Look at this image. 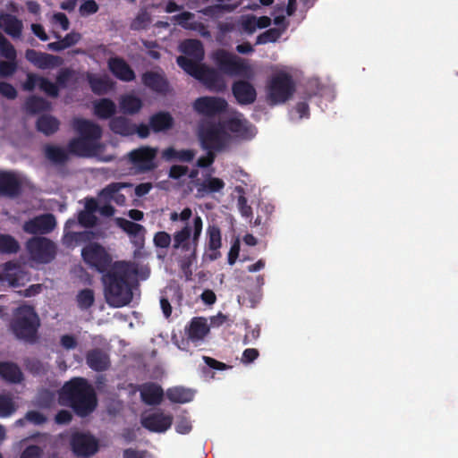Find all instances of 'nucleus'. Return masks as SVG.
Returning a JSON list of instances; mask_svg holds the SVG:
<instances>
[{"label": "nucleus", "mask_w": 458, "mask_h": 458, "mask_svg": "<svg viewBox=\"0 0 458 458\" xmlns=\"http://www.w3.org/2000/svg\"><path fill=\"white\" fill-rule=\"evenodd\" d=\"M131 271L128 263L116 261L102 274L105 297L107 303L120 308L129 304L132 299L130 284Z\"/></svg>", "instance_id": "nucleus-1"}, {"label": "nucleus", "mask_w": 458, "mask_h": 458, "mask_svg": "<svg viewBox=\"0 0 458 458\" xmlns=\"http://www.w3.org/2000/svg\"><path fill=\"white\" fill-rule=\"evenodd\" d=\"M60 397L80 417L89 415L98 405L93 386L83 377H75L65 383Z\"/></svg>", "instance_id": "nucleus-2"}, {"label": "nucleus", "mask_w": 458, "mask_h": 458, "mask_svg": "<svg viewBox=\"0 0 458 458\" xmlns=\"http://www.w3.org/2000/svg\"><path fill=\"white\" fill-rule=\"evenodd\" d=\"M40 319L35 308L31 305L22 304L17 307L13 313L9 327L13 335L28 344H35L38 339Z\"/></svg>", "instance_id": "nucleus-3"}, {"label": "nucleus", "mask_w": 458, "mask_h": 458, "mask_svg": "<svg viewBox=\"0 0 458 458\" xmlns=\"http://www.w3.org/2000/svg\"><path fill=\"white\" fill-rule=\"evenodd\" d=\"M203 229V220L200 216L193 217L192 225H184L173 235V249L184 253V266H191L197 259V249Z\"/></svg>", "instance_id": "nucleus-4"}, {"label": "nucleus", "mask_w": 458, "mask_h": 458, "mask_svg": "<svg viewBox=\"0 0 458 458\" xmlns=\"http://www.w3.org/2000/svg\"><path fill=\"white\" fill-rule=\"evenodd\" d=\"M200 145L205 150L224 151L231 143L232 136L225 131L222 122H208L198 130Z\"/></svg>", "instance_id": "nucleus-5"}, {"label": "nucleus", "mask_w": 458, "mask_h": 458, "mask_svg": "<svg viewBox=\"0 0 458 458\" xmlns=\"http://www.w3.org/2000/svg\"><path fill=\"white\" fill-rule=\"evenodd\" d=\"M296 90L293 76L285 72L275 73L267 86V100L270 106L284 104Z\"/></svg>", "instance_id": "nucleus-6"}, {"label": "nucleus", "mask_w": 458, "mask_h": 458, "mask_svg": "<svg viewBox=\"0 0 458 458\" xmlns=\"http://www.w3.org/2000/svg\"><path fill=\"white\" fill-rule=\"evenodd\" d=\"M212 59L218 70L232 77L250 79L253 76L251 67L246 61L225 49H217L212 55Z\"/></svg>", "instance_id": "nucleus-7"}, {"label": "nucleus", "mask_w": 458, "mask_h": 458, "mask_svg": "<svg viewBox=\"0 0 458 458\" xmlns=\"http://www.w3.org/2000/svg\"><path fill=\"white\" fill-rule=\"evenodd\" d=\"M26 250L31 260L39 264H48L56 256V245L48 238L35 236L26 242Z\"/></svg>", "instance_id": "nucleus-8"}, {"label": "nucleus", "mask_w": 458, "mask_h": 458, "mask_svg": "<svg viewBox=\"0 0 458 458\" xmlns=\"http://www.w3.org/2000/svg\"><path fill=\"white\" fill-rule=\"evenodd\" d=\"M157 148L149 146H141L128 153L129 163L137 174H146L154 171L157 167Z\"/></svg>", "instance_id": "nucleus-9"}, {"label": "nucleus", "mask_w": 458, "mask_h": 458, "mask_svg": "<svg viewBox=\"0 0 458 458\" xmlns=\"http://www.w3.org/2000/svg\"><path fill=\"white\" fill-rule=\"evenodd\" d=\"M84 262L103 274L112 267V257L103 246L97 242L86 245L81 250Z\"/></svg>", "instance_id": "nucleus-10"}, {"label": "nucleus", "mask_w": 458, "mask_h": 458, "mask_svg": "<svg viewBox=\"0 0 458 458\" xmlns=\"http://www.w3.org/2000/svg\"><path fill=\"white\" fill-rule=\"evenodd\" d=\"M192 106L194 111L199 115L215 117L226 111L228 103L220 97L204 96L196 98Z\"/></svg>", "instance_id": "nucleus-11"}, {"label": "nucleus", "mask_w": 458, "mask_h": 458, "mask_svg": "<svg viewBox=\"0 0 458 458\" xmlns=\"http://www.w3.org/2000/svg\"><path fill=\"white\" fill-rule=\"evenodd\" d=\"M70 445L74 454L81 457H89L98 450V440L89 433H72Z\"/></svg>", "instance_id": "nucleus-12"}, {"label": "nucleus", "mask_w": 458, "mask_h": 458, "mask_svg": "<svg viewBox=\"0 0 458 458\" xmlns=\"http://www.w3.org/2000/svg\"><path fill=\"white\" fill-rule=\"evenodd\" d=\"M222 123L225 131L235 139L249 140L256 134L254 126L247 119L243 118L242 114L231 117Z\"/></svg>", "instance_id": "nucleus-13"}, {"label": "nucleus", "mask_w": 458, "mask_h": 458, "mask_svg": "<svg viewBox=\"0 0 458 458\" xmlns=\"http://www.w3.org/2000/svg\"><path fill=\"white\" fill-rule=\"evenodd\" d=\"M55 226L56 221L55 216L47 213L26 221L22 229L25 233L30 234H47L51 233Z\"/></svg>", "instance_id": "nucleus-14"}, {"label": "nucleus", "mask_w": 458, "mask_h": 458, "mask_svg": "<svg viewBox=\"0 0 458 458\" xmlns=\"http://www.w3.org/2000/svg\"><path fill=\"white\" fill-rule=\"evenodd\" d=\"M142 427L150 432L164 433L173 423V416L157 411L141 418Z\"/></svg>", "instance_id": "nucleus-15"}, {"label": "nucleus", "mask_w": 458, "mask_h": 458, "mask_svg": "<svg viewBox=\"0 0 458 458\" xmlns=\"http://www.w3.org/2000/svg\"><path fill=\"white\" fill-rule=\"evenodd\" d=\"M22 191V183L13 171H0V196L10 199L18 197Z\"/></svg>", "instance_id": "nucleus-16"}, {"label": "nucleus", "mask_w": 458, "mask_h": 458, "mask_svg": "<svg viewBox=\"0 0 458 458\" xmlns=\"http://www.w3.org/2000/svg\"><path fill=\"white\" fill-rule=\"evenodd\" d=\"M25 58L33 65L42 70L58 67L64 63L63 58L60 56L36 51L34 49H27Z\"/></svg>", "instance_id": "nucleus-17"}, {"label": "nucleus", "mask_w": 458, "mask_h": 458, "mask_svg": "<svg viewBox=\"0 0 458 458\" xmlns=\"http://www.w3.org/2000/svg\"><path fill=\"white\" fill-rule=\"evenodd\" d=\"M232 93L241 106L253 104L257 99V91L248 81H235L232 85Z\"/></svg>", "instance_id": "nucleus-18"}, {"label": "nucleus", "mask_w": 458, "mask_h": 458, "mask_svg": "<svg viewBox=\"0 0 458 458\" xmlns=\"http://www.w3.org/2000/svg\"><path fill=\"white\" fill-rule=\"evenodd\" d=\"M72 126L80 136L89 140H93L96 143L102 137L101 127L90 120L84 118H74L72 120Z\"/></svg>", "instance_id": "nucleus-19"}, {"label": "nucleus", "mask_w": 458, "mask_h": 458, "mask_svg": "<svg viewBox=\"0 0 458 458\" xmlns=\"http://www.w3.org/2000/svg\"><path fill=\"white\" fill-rule=\"evenodd\" d=\"M198 81L206 86L210 91L223 92L226 89V83L223 75L215 68L205 65Z\"/></svg>", "instance_id": "nucleus-20"}, {"label": "nucleus", "mask_w": 458, "mask_h": 458, "mask_svg": "<svg viewBox=\"0 0 458 458\" xmlns=\"http://www.w3.org/2000/svg\"><path fill=\"white\" fill-rule=\"evenodd\" d=\"M107 66L112 74L122 81L129 82L135 80L134 71L122 57H110L107 61Z\"/></svg>", "instance_id": "nucleus-21"}, {"label": "nucleus", "mask_w": 458, "mask_h": 458, "mask_svg": "<svg viewBox=\"0 0 458 458\" xmlns=\"http://www.w3.org/2000/svg\"><path fill=\"white\" fill-rule=\"evenodd\" d=\"M141 401L147 405H157L164 397L163 388L153 382H147L138 386Z\"/></svg>", "instance_id": "nucleus-22"}, {"label": "nucleus", "mask_w": 458, "mask_h": 458, "mask_svg": "<svg viewBox=\"0 0 458 458\" xmlns=\"http://www.w3.org/2000/svg\"><path fill=\"white\" fill-rule=\"evenodd\" d=\"M67 148L72 155L82 157H91L97 150V143L79 136L68 142Z\"/></svg>", "instance_id": "nucleus-23"}, {"label": "nucleus", "mask_w": 458, "mask_h": 458, "mask_svg": "<svg viewBox=\"0 0 458 458\" xmlns=\"http://www.w3.org/2000/svg\"><path fill=\"white\" fill-rule=\"evenodd\" d=\"M87 365L93 370L101 372L110 367L109 355L99 348L89 350L86 354Z\"/></svg>", "instance_id": "nucleus-24"}, {"label": "nucleus", "mask_w": 458, "mask_h": 458, "mask_svg": "<svg viewBox=\"0 0 458 458\" xmlns=\"http://www.w3.org/2000/svg\"><path fill=\"white\" fill-rule=\"evenodd\" d=\"M142 83L157 93H165L168 90V81L162 73L148 71L142 74Z\"/></svg>", "instance_id": "nucleus-25"}, {"label": "nucleus", "mask_w": 458, "mask_h": 458, "mask_svg": "<svg viewBox=\"0 0 458 458\" xmlns=\"http://www.w3.org/2000/svg\"><path fill=\"white\" fill-rule=\"evenodd\" d=\"M0 29L13 38H19L21 36L23 24L16 16L10 13L0 15Z\"/></svg>", "instance_id": "nucleus-26"}, {"label": "nucleus", "mask_w": 458, "mask_h": 458, "mask_svg": "<svg viewBox=\"0 0 458 458\" xmlns=\"http://www.w3.org/2000/svg\"><path fill=\"white\" fill-rule=\"evenodd\" d=\"M86 78L92 92L98 96L106 94L114 87V83L107 76H98L87 72Z\"/></svg>", "instance_id": "nucleus-27"}, {"label": "nucleus", "mask_w": 458, "mask_h": 458, "mask_svg": "<svg viewBox=\"0 0 458 458\" xmlns=\"http://www.w3.org/2000/svg\"><path fill=\"white\" fill-rule=\"evenodd\" d=\"M24 274L15 264L7 262L4 265V273L0 275V284L7 282L12 287L23 285Z\"/></svg>", "instance_id": "nucleus-28"}, {"label": "nucleus", "mask_w": 458, "mask_h": 458, "mask_svg": "<svg viewBox=\"0 0 458 458\" xmlns=\"http://www.w3.org/2000/svg\"><path fill=\"white\" fill-rule=\"evenodd\" d=\"M69 154L68 148L60 146L47 144L44 147L45 157L54 165H65L69 160Z\"/></svg>", "instance_id": "nucleus-29"}, {"label": "nucleus", "mask_w": 458, "mask_h": 458, "mask_svg": "<svg viewBox=\"0 0 458 458\" xmlns=\"http://www.w3.org/2000/svg\"><path fill=\"white\" fill-rule=\"evenodd\" d=\"M225 186V182L217 177L208 176L202 182L197 183L198 197H204L208 194L221 191Z\"/></svg>", "instance_id": "nucleus-30"}, {"label": "nucleus", "mask_w": 458, "mask_h": 458, "mask_svg": "<svg viewBox=\"0 0 458 458\" xmlns=\"http://www.w3.org/2000/svg\"><path fill=\"white\" fill-rule=\"evenodd\" d=\"M208 247L214 251L210 259H216L220 256L219 249L222 246L221 230L216 225H209L207 228Z\"/></svg>", "instance_id": "nucleus-31"}, {"label": "nucleus", "mask_w": 458, "mask_h": 458, "mask_svg": "<svg viewBox=\"0 0 458 458\" xmlns=\"http://www.w3.org/2000/svg\"><path fill=\"white\" fill-rule=\"evenodd\" d=\"M149 126L154 132L170 130L174 126V118L168 112H157L150 116Z\"/></svg>", "instance_id": "nucleus-32"}, {"label": "nucleus", "mask_w": 458, "mask_h": 458, "mask_svg": "<svg viewBox=\"0 0 458 458\" xmlns=\"http://www.w3.org/2000/svg\"><path fill=\"white\" fill-rule=\"evenodd\" d=\"M93 110L99 119H112L116 113V105L110 98H100L94 103Z\"/></svg>", "instance_id": "nucleus-33"}, {"label": "nucleus", "mask_w": 458, "mask_h": 458, "mask_svg": "<svg viewBox=\"0 0 458 458\" xmlns=\"http://www.w3.org/2000/svg\"><path fill=\"white\" fill-rule=\"evenodd\" d=\"M110 130L123 136H131L135 133V125L123 116L113 117L109 122Z\"/></svg>", "instance_id": "nucleus-34"}, {"label": "nucleus", "mask_w": 458, "mask_h": 458, "mask_svg": "<svg viewBox=\"0 0 458 458\" xmlns=\"http://www.w3.org/2000/svg\"><path fill=\"white\" fill-rule=\"evenodd\" d=\"M60 122L57 118L50 114L40 115L36 123V128L46 136H50L59 130Z\"/></svg>", "instance_id": "nucleus-35"}, {"label": "nucleus", "mask_w": 458, "mask_h": 458, "mask_svg": "<svg viewBox=\"0 0 458 458\" xmlns=\"http://www.w3.org/2000/svg\"><path fill=\"white\" fill-rule=\"evenodd\" d=\"M0 376L11 383H20L23 379V375L19 366L13 362H0Z\"/></svg>", "instance_id": "nucleus-36"}, {"label": "nucleus", "mask_w": 458, "mask_h": 458, "mask_svg": "<svg viewBox=\"0 0 458 458\" xmlns=\"http://www.w3.org/2000/svg\"><path fill=\"white\" fill-rule=\"evenodd\" d=\"M177 64L189 75L192 76L196 80L199 79L200 73L202 72L205 64H201V61H197L194 58H190L188 56L180 55L177 57Z\"/></svg>", "instance_id": "nucleus-37"}, {"label": "nucleus", "mask_w": 458, "mask_h": 458, "mask_svg": "<svg viewBox=\"0 0 458 458\" xmlns=\"http://www.w3.org/2000/svg\"><path fill=\"white\" fill-rule=\"evenodd\" d=\"M181 51L184 56L191 57L197 61H202L204 58V48L199 39H186L181 44Z\"/></svg>", "instance_id": "nucleus-38"}, {"label": "nucleus", "mask_w": 458, "mask_h": 458, "mask_svg": "<svg viewBox=\"0 0 458 458\" xmlns=\"http://www.w3.org/2000/svg\"><path fill=\"white\" fill-rule=\"evenodd\" d=\"M127 186L129 184L125 182H112L105 187L100 194L106 199H113L117 205L123 206L126 202V197L119 193V191Z\"/></svg>", "instance_id": "nucleus-39"}, {"label": "nucleus", "mask_w": 458, "mask_h": 458, "mask_svg": "<svg viewBox=\"0 0 458 458\" xmlns=\"http://www.w3.org/2000/svg\"><path fill=\"white\" fill-rule=\"evenodd\" d=\"M195 157L192 149L176 150L173 147L166 148L162 151V158L165 161L179 160L182 162H191Z\"/></svg>", "instance_id": "nucleus-40"}, {"label": "nucleus", "mask_w": 458, "mask_h": 458, "mask_svg": "<svg viewBox=\"0 0 458 458\" xmlns=\"http://www.w3.org/2000/svg\"><path fill=\"white\" fill-rule=\"evenodd\" d=\"M24 107L29 114H35L50 110L51 104L44 98L33 95L26 99Z\"/></svg>", "instance_id": "nucleus-41"}, {"label": "nucleus", "mask_w": 458, "mask_h": 458, "mask_svg": "<svg viewBox=\"0 0 458 458\" xmlns=\"http://www.w3.org/2000/svg\"><path fill=\"white\" fill-rule=\"evenodd\" d=\"M166 396L172 403H184L193 399L194 393L191 389L182 386H175L167 389Z\"/></svg>", "instance_id": "nucleus-42"}, {"label": "nucleus", "mask_w": 458, "mask_h": 458, "mask_svg": "<svg viewBox=\"0 0 458 458\" xmlns=\"http://www.w3.org/2000/svg\"><path fill=\"white\" fill-rule=\"evenodd\" d=\"M120 107L124 114H137L142 107V101L140 98L132 95H126L121 98Z\"/></svg>", "instance_id": "nucleus-43"}, {"label": "nucleus", "mask_w": 458, "mask_h": 458, "mask_svg": "<svg viewBox=\"0 0 458 458\" xmlns=\"http://www.w3.org/2000/svg\"><path fill=\"white\" fill-rule=\"evenodd\" d=\"M117 224L120 228H122L125 233H127L130 236L132 237H140L143 239V235L145 233V228L143 225L137 224L135 222L127 220L125 218H118Z\"/></svg>", "instance_id": "nucleus-44"}, {"label": "nucleus", "mask_w": 458, "mask_h": 458, "mask_svg": "<svg viewBox=\"0 0 458 458\" xmlns=\"http://www.w3.org/2000/svg\"><path fill=\"white\" fill-rule=\"evenodd\" d=\"M20 250L18 241L10 234L0 233V253L15 254Z\"/></svg>", "instance_id": "nucleus-45"}, {"label": "nucleus", "mask_w": 458, "mask_h": 458, "mask_svg": "<svg viewBox=\"0 0 458 458\" xmlns=\"http://www.w3.org/2000/svg\"><path fill=\"white\" fill-rule=\"evenodd\" d=\"M208 333V327L207 324L200 318L192 319L190 328L189 335L193 339H202Z\"/></svg>", "instance_id": "nucleus-46"}, {"label": "nucleus", "mask_w": 458, "mask_h": 458, "mask_svg": "<svg viewBox=\"0 0 458 458\" xmlns=\"http://www.w3.org/2000/svg\"><path fill=\"white\" fill-rule=\"evenodd\" d=\"M76 299L81 310H88L94 304V292L89 288L83 289L78 293Z\"/></svg>", "instance_id": "nucleus-47"}, {"label": "nucleus", "mask_w": 458, "mask_h": 458, "mask_svg": "<svg viewBox=\"0 0 458 458\" xmlns=\"http://www.w3.org/2000/svg\"><path fill=\"white\" fill-rule=\"evenodd\" d=\"M55 401V394L49 389H41L37 395V405L40 408H51Z\"/></svg>", "instance_id": "nucleus-48"}, {"label": "nucleus", "mask_w": 458, "mask_h": 458, "mask_svg": "<svg viewBox=\"0 0 458 458\" xmlns=\"http://www.w3.org/2000/svg\"><path fill=\"white\" fill-rule=\"evenodd\" d=\"M16 411L15 403L10 394H0V418H7Z\"/></svg>", "instance_id": "nucleus-49"}, {"label": "nucleus", "mask_w": 458, "mask_h": 458, "mask_svg": "<svg viewBox=\"0 0 458 458\" xmlns=\"http://www.w3.org/2000/svg\"><path fill=\"white\" fill-rule=\"evenodd\" d=\"M284 29H285V27ZM284 30H281L276 28H272L264 31L263 33L259 34L257 37L256 45H263L269 42H276L281 37L282 32Z\"/></svg>", "instance_id": "nucleus-50"}, {"label": "nucleus", "mask_w": 458, "mask_h": 458, "mask_svg": "<svg viewBox=\"0 0 458 458\" xmlns=\"http://www.w3.org/2000/svg\"><path fill=\"white\" fill-rule=\"evenodd\" d=\"M0 56L7 60L16 59L17 53L14 47L10 41L0 32Z\"/></svg>", "instance_id": "nucleus-51"}, {"label": "nucleus", "mask_w": 458, "mask_h": 458, "mask_svg": "<svg viewBox=\"0 0 458 458\" xmlns=\"http://www.w3.org/2000/svg\"><path fill=\"white\" fill-rule=\"evenodd\" d=\"M38 88L50 98H55L59 96V89L56 83L50 81L48 79L45 77H42L40 79Z\"/></svg>", "instance_id": "nucleus-52"}, {"label": "nucleus", "mask_w": 458, "mask_h": 458, "mask_svg": "<svg viewBox=\"0 0 458 458\" xmlns=\"http://www.w3.org/2000/svg\"><path fill=\"white\" fill-rule=\"evenodd\" d=\"M18 69L16 59L0 61V78H8L13 75Z\"/></svg>", "instance_id": "nucleus-53"}, {"label": "nucleus", "mask_w": 458, "mask_h": 458, "mask_svg": "<svg viewBox=\"0 0 458 458\" xmlns=\"http://www.w3.org/2000/svg\"><path fill=\"white\" fill-rule=\"evenodd\" d=\"M24 420H27L34 425H42L47 421V417L38 411H29L26 412L24 419L17 420V423L23 425Z\"/></svg>", "instance_id": "nucleus-54"}, {"label": "nucleus", "mask_w": 458, "mask_h": 458, "mask_svg": "<svg viewBox=\"0 0 458 458\" xmlns=\"http://www.w3.org/2000/svg\"><path fill=\"white\" fill-rule=\"evenodd\" d=\"M75 72L71 68H62L58 72L55 81L59 88H66L69 81L72 79Z\"/></svg>", "instance_id": "nucleus-55"}, {"label": "nucleus", "mask_w": 458, "mask_h": 458, "mask_svg": "<svg viewBox=\"0 0 458 458\" xmlns=\"http://www.w3.org/2000/svg\"><path fill=\"white\" fill-rule=\"evenodd\" d=\"M172 237L171 235L165 232V231H159L155 233L153 238V242L157 248L161 249H167L172 243Z\"/></svg>", "instance_id": "nucleus-56"}, {"label": "nucleus", "mask_w": 458, "mask_h": 458, "mask_svg": "<svg viewBox=\"0 0 458 458\" xmlns=\"http://www.w3.org/2000/svg\"><path fill=\"white\" fill-rule=\"evenodd\" d=\"M26 369L33 374L40 375L45 371L43 363L36 358H28L25 360Z\"/></svg>", "instance_id": "nucleus-57"}, {"label": "nucleus", "mask_w": 458, "mask_h": 458, "mask_svg": "<svg viewBox=\"0 0 458 458\" xmlns=\"http://www.w3.org/2000/svg\"><path fill=\"white\" fill-rule=\"evenodd\" d=\"M43 454V448L36 445H30L21 452L20 458H41Z\"/></svg>", "instance_id": "nucleus-58"}, {"label": "nucleus", "mask_w": 458, "mask_h": 458, "mask_svg": "<svg viewBox=\"0 0 458 458\" xmlns=\"http://www.w3.org/2000/svg\"><path fill=\"white\" fill-rule=\"evenodd\" d=\"M150 21V17L147 12H141L138 13L136 18L132 21L131 28L132 30H142L145 29L148 23Z\"/></svg>", "instance_id": "nucleus-59"}, {"label": "nucleus", "mask_w": 458, "mask_h": 458, "mask_svg": "<svg viewBox=\"0 0 458 458\" xmlns=\"http://www.w3.org/2000/svg\"><path fill=\"white\" fill-rule=\"evenodd\" d=\"M79 223L85 227H93L97 223V217L89 211H81L78 215Z\"/></svg>", "instance_id": "nucleus-60"}, {"label": "nucleus", "mask_w": 458, "mask_h": 458, "mask_svg": "<svg viewBox=\"0 0 458 458\" xmlns=\"http://www.w3.org/2000/svg\"><path fill=\"white\" fill-rule=\"evenodd\" d=\"M42 76H38L36 73L29 72L27 74V79L22 84V89L25 91H33L36 88V86H38V83H40V79Z\"/></svg>", "instance_id": "nucleus-61"}, {"label": "nucleus", "mask_w": 458, "mask_h": 458, "mask_svg": "<svg viewBox=\"0 0 458 458\" xmlns=\"http://www.w3.org/2000/svg\"><path fill=\"white\" fill-rule=\"evenodd\" d=\"M0 95L8 99H15L17 97V90L11 83L0 81Z\"/></svg>", "instance_id": "nucleus-62"}, {"label": "nucleus", "mask_w": 458, "mask_h": 458, "mask_svg": "<svg viewBox=\"0 0 458 458\" xmlns=\"http://www.w3.org/2000/svg\"><path fill=\"white\" fill-rule=\"evenodd\" d=\"M98 11V4L95 0H86L80 6V13L82 16L94 14Z\"/></svg>", "instance_id": "nucleus-63"}, {"label": "nucleus", "mask_w": 458, "mask_h": 458, "mask_svg": "<svg viewBox=\"0 0 458 458\" xmlns=\"http://www.w3.org/2000/svg\"><path fill=\"white\" fill-rule=\"evenodd\" d=\"M259 24L256 21V16L250 15L247 16L242 21V29L248 34H252L257 29Z\"/></svg>", "instance_id": "nucleus-64"}]
</instances>
